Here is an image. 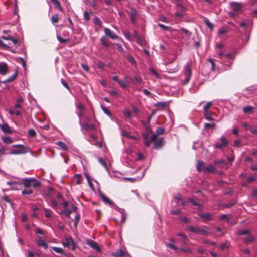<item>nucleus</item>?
Wrapping results in <instances>:
<instances>
[{
    "label": "nucleus",
    "instance_id": "obj_1",
    "mask_svg": "<svg viewBox=\"0 0 257 257\" xmlns=\"http://www.w3.org/2000/svg\"><path fill=\"white\" fill-rule=\"evenodd\" d=\"M165 130L163 127H158L155 132L152 134L150 139H149V135L147 133H143L142 137L144 139V143L146 147H149L151 142H154L158 135L164 133Z\"/></svg>",
    "mask_w": 257,
    "mask_h": 257
},
{
    "label": "nucleus",
    "instance_id": "obj_2",
    "mask_svg": "<svg viewBox=\"0 0 257 257\" xmlns=\"http://www.w3.org/2000/svg\"><path fill=\"white\" fill-rule=\"evenodd\" d=\"M12 147L13 148L9 152L11 155L24 154L30 151L29 147L22 144H14Z\"/></svg>",
    "mask_w": 257,
    "mask_h": 257
},
{
    "label": "nucleus",
    "instance_id": "obj_3",
    "mask_svg": "<svg viewBox=\"0 0 257 257\" xmlns=\"http://www.w3.org/2000/svg\"><path fill=\"white\" fill-rule=\"evenodd\" d=\"M187 230L191 232L198 234L201 235H205L210 233L209 229L205 226L201 227H196L191 226H188Z\"/></svg>",
    "mask_w": 257,
    "mask_h": 257
},
{
    "label": "nucleus",
    "instance_id": "obj_4",
    "mask_svg": "<svg viewBox=\"0 0 257 257\" xmlns=\"http://www.w3.org/2000/svg\"><path fill=\"white\" fill-rule=\"evenodd\" d=\"M21 182L26 188H28L31 187L36 188L40 184L39 181H37L35 178H24L22 180Z\"/></svg>",
    "mask_w": 257,
    "mask_h": 257
},
{
    "label": "nucleus",
    "instance_id": "obj_5",
    "mask_svg": "<svg viewBox=\"0 0 257 257\" xmlns=\"http://www.w3.org/2000/svg\"><path fill=\"white\" fill-rule=\"evenodd\" d=\"M184 73L185 75V78L183 81L182 84L183 85H185L187 84L189 81H190L191 74H192V71L191 69V64L190 63L188 62L185 66Z\"/></svg>",
    "mask_w": 257,
    "mask_h": 257
},
{
    "label": "nucleus",
    "instance_id": "obj_6",
    "mask_svg": "<svg viewBox=\"0 0 257 257\" xmlns=\"http://www.w3.org/2000/svg\"><path fill=\"white\" fill-rule=\"evenodd\" d=\"M6 184L10 186V190H19V187L21 186L22 183L21 181H7Z\"/></svg>",
    "mask_w": 257,
    "mask_h": 257
},
{
    "label": "nucleus",
    "instance_id": "obj_7",
    "mask_svg": "<svg viewBox=\"0 0 257 257\" xmlns=\"http://www.w3.org/2000/svg\"><path fill=\"white\" fill-rule=\"evenodd\" d=\"M64 247H67L72 246V249L74 250L76 247V244L74 242L71 237L66 238L65 241L62 243Z\"/></svg>",
    "mask_w": 257,
    "mask_h": 257
},
{
    "label": "nucleus",
    "instance_id": "obj_8",
    "mask_svg": "<svg viewBox=\"0 0 257 257\" xmlns=\"http://www.w3.org/2000/svg\"><path fill=\"white\" fill-rule=\"evenodd\" d=\"M104 31L105 35L112 39H118L119 38L118 36L109 28H105Z\"/></svg>",
    "mask_w": 257,
    "mask_h": 257
},
{
    "label": "nucleus",
    "instance_id": "obj_9",
    "mask_svg": "<svg viewBox=\"0 0 257 257\" xmlns=\"http://www.w3.org/2000/svg\"><path fill=\"white\" fill-rule=\"evenodd\" d=\"M86 243L90 247L95 249L97 252L101 251V248L98 246L97 243L92 240L87 239Z\"/></svg>",
    "mask_w": 257,
    "mask_h": 257
},
{
    "label": "nucleus",
    "instance_id": "obj_10",
    "mask_svg": "<svg viewBox=\"0 0 257 257\" xmlns=\"http://www.w3.org/2000/svg\"><path fill=\"white\" fill-rule=\"evenodd\" d=\"M9 71V67L5 62H0V75H5Z\"/></svg>",
    "mask_w": 257,
    "mask_h": 257
},
{
    "label": "nucleus",
    "instance_id": "obj_11",
    "mask_svg": "<svg viewBox=\"0 0 257 257\" xmlns=\"http://www.w3.org/2000/svg\"><path fill=\"white\" fill-rule=\"evenodd\" d=\"M165 141L163 138H160L158 140L155 141L153 144V147L155 149H158L162 148L164 144Z\"/></svg>",
    "mask_w": 257,
    "mask_h": 257
},
{
    "label": "nucleus",
    "instance_id": "obj_12",
    "mask_svg": "<svg viewBox=\"0 0 257 257\" xmlns=\"http://www.w3.org/2000/svg\"><path fill=\"white\" fill-rule=\"evenodd\" d=\"M81 127L86 131L96 130V125L90 123H84L81 125Z\"/></svg>",
    "mask_w": 257,
    "mask_h": 257
},
{
    "label": "nucleus",
    "instance_id": "obj_13",
    "mask_svg": "<svg viewBox=\"0 0 257 257\" xmlns=\"http://www.w3.org/2000/svg\"><path fill=\"white\" fill-rule=\"evenodd\" d=\"M230 6L231 8L235 11H241L242 8V4L239 2H231Z\"/></svg>",
    "mask_w": 257,
    "mask_h": 257
},
{
    "label": "nucleus",
    "instance_id": "obj_14",
    "mask_svg": "<svg viewBox=\"0 0 257 257\" xmlns=\"http://www.w3.org/2000/svg\"><path fill=\"white\" fill-rule=\"evenodd\" d=\"M221 143H216L214 145L215 147L222 148L223 147L226 146L228 144V141L226 140L224 136H221L220 138Z\"/></svg>",
    "mask_w": 257,
    "mask_h": 257
},
{
    "label": "nucleus",
    "instance_id": "obj_15",
    "mask_svg": "<svg viewBox=\"0 0 257 257\" xmlns=\"http://www.w3.org/2000/svg\"><path fill=\"white\" fill-rule=\"evenodd\" d=\"M36 243L38 246L40 247H43L45 249H47L48 248V245L47 243L45 241L40 239V237L37 238L36 240Z\"/></svg>",
    "mask_w": 257,
    "mask_h": 257
},
{
    "label": "nucleus",
    "instance_id": "obj_16",
    "mask_svg": "<svg viewBox=\"0 0 257 257\" xmlns=\"http://www.w3.org/2000/svg\"><path fill=\"white\" fill-rule=\"evenodd\" d=\"M0 128L1 130L7 133H11V130L9 126L7 124L3 123L0 125Z\"/></svg>",
    "mask_w": 257,
    "mask_h": 257
},
{
    "label": "nucleus",
    "instance_id": "obj_17",
    "mask_svg": "<svg viewBox=\"0 0 257 257\" xmlns=\"http://www.w3.org/2000/svg\"><path fill=\"white\" fill-rule=\"evenodd\" d=\"M72 210H68L67 209H65L63 213L65 214V215L67 217H68L69 216V215H70L71 213L72 212V211H76V209H77V207L76 206H75L73 204H72Z\"/></svg>",
    "mask_w": 257,
    "mask_h": 257
},
{
    "label": "nucleus",
    "instance_id": "obj_18",
    "mask_svg": "<svg viewBox=\"0 0 257 257\" xmlns=\"http://www.w3.org/2000/svg\"><path fill=\"white\" fill-rule=\"evenodd\" d=\"M111 255L114 257H124L125 253L122 250L119 249L116 252H113Z\"/></svg>",
    "mask_w": 257,
    "mask_h": 257
},
{
    "label": "nucleus",
    "instance_id": "obj_19",
    "mask_svg": "<svg viewBox=\"0 0 257 257\" xmlns=\"http://www.w3.org/2000/svg\"><path fill=\"white\" fill-rule=\"evenodd\" d=\"M2 140L3 143L10 144L13 142L12 138L9 136H3L2 137Z\"/></svg>",
    "mask_w": 257,
    "mask_h": 257
},
{
    "label": "nucleus",
    "instance_id": "obj_20",
    "mask_svg": "<svg viewBox=\"0 0 257 257\" xmlns=\"http://www.w3.org/2000/svg\"><path fill=\"white\" fill-rule=\"evenodd\" d=\"M234 54L233 53H227L225 54L224 55V57L223 59V61H229V60H232L234 58Z\"/></svg>",
    "mask_w": 257,
    "mask_h": 257
},
{
    "label": "nucleus",
    "instance_id": "obj_21",
    "mask_svg": "<svg viewBox=\"0 0 257 257\" xmlns=\"http://www.w3.org/2000/svg\"><path fill=\"white\" fill-rule=\"evenodd\" d=\"M199 216L203 219H204V220H209L211 218V214L209 213H206L204 214H199Z\"/></svg>",
    "mask_w": 257,
    "mask_h": 257
},
{
    "label": "nucleus",
    "instance_id": "obj_22",
    "mask_svg": "<svg viewBox=\"0 0 257 257\" xmlns=\"http://www.w3.org/2000/svg\"><path fill=\"white\" fill-rule=\"evenodd\" d=\"M254 110L253 107L250 106H246L243 108V111L244 113H251Z\"/></svg>",
    "mask_w": 257,
    "mask_h": 257
},
{
    "label": "nucleus",
    "instance_id": "obj_23",
    "mask_svg": "<svg viewBox=\"0 0 257 257\" xmlns=\"http://www.w3.org/2000/svg\"><path fill=\"white\" fill-rule=\"evenodd\" d=\"M51 2L53 3L54 6L59 9L60 11H62L63 9L60 5V3L58 0H51Z\"/></svg>",
    "mask_w": 257,
    "mask_h": 257
},
{
    "label": "nucleus",
    "instance_id": "obj_24",
    "mask_svg": "<svg viewBox=\"0 0 257 257\" xmlns=\"http://www.w3.org/2000/svg\"><path fill=\"white\" fill-rule=\"evenodd\" d=\"M204 171L206 172H214L215 168L212 165H209L207 166H205L203 168Z\"/></svg>",
    "mask_w": 257,
    "mask_h": 257
},
{
    "label": "nucleus",
    "instance_id": "obj_25",
    "mask_svg": "<svg viewBox=\"0 0 257 257\" xmlns=\"http://www.w3.org/2000/svg\"><path fill=\"white\" fill-rule=\"evenodd\" d=\"M136 12L135 10H132L130 15V20L133 23H135L136 21Z\"/></svg>",
    "mask_w": 257,
    "mask_h": 257
},
{
    "label": "nucleus",
    "instance_id": "obj_26",
    "mask_svg": "<svg viewBox=\"0 0 257 257\" xmlns=\"http://www.w3.org/2000/svg\"><path fill=\"white\" fill-rule=\"evenodd\" d=\"M56 144L63 150H67L68 149L67 145L62 141H58L56 143Z\"/></svg>",
    "mask_w": 257,
    "mask_h": 257
},
{
    "label": "nucleus",
    "instance_id": "obj_27",
    "mask_svg": "<svg viewBox=\"0 0 257 257\" xmlns=\"http://www.w3.org/2000/svg\"><path fill=\"white\" fill-rule=\"evenodd\" d=\"M9 113L11 115L15 114L16 116H21L22 115L21 112L19 110L15 111L13 109H10L9 110Z\"/></svg>",
    "mask_w": 257,
    "mask_h": 257
},
{
    "label": "nucleus",
    "instance_id": "obj_28",
    "mask_svg": "<svg viewBox=\"0 0 257 257\" xmlns=\"http://www.w3.org/2000/svg\"><path fill=\"white\" fill-rule=\"evenodd\" d=\"M204 115L205 119L207 120L210 121L213 120L211 116V113L209 111H204Z\"/></svg>",
    "mask_w": 257,
    "mask_h": 257
},
{
    "label": "nucleus",
    "instance_id": "obj_29",
    "mask_svg": "<svg viewBox=\"0 0 257 257\" xmlns=\"http://www.w3.org/2000/svg\"><path fill=\"white\" fill-rule=\"evenodd\" d=\"M167 106V104L165 102H158L154 104V106L156 107H160V108H165Z\"/></svg>",
    "mask_w": 257,
    "mask_h": 257
},
{
    "label": "nucleus",
    "instance_id": "obj_30",
    "mask_svg": "<svg viewBox=\"0 0 257 257\" xmlns=\"http://www.w3.org/2000/svg\"><path fill=\"white\" fill-rule=\"evenodd\" d=\"M100 196H101L102 199L103 200V201L104 202L108 203L111 205H112V204H113L112 202L109 198H108L107 197H106L104 195L101 194Z\"/></svg>",
    "mask_w": 257,
    "mask_h": 257
},
{
    "label": "nucleus",
    "instance_id": "obj_31",
    "mask_svg": "<svg viewBox=\"0 0 257 257\" xmlns=\"http://www.w3.org/2000/svg\"><path fill=\"white\" fill-rule=\"evenodd\" d=\"M18 74V72L17 71H16L12 76H11L10 77L8 78L7 80H6L5 81V82H11V81H13L17 77Z\"/></svg>",
    "mask_w": 257,
    "mask_h": 257
},
{
    "label": "nucleus",
    "instance_id": "obj_32",
    "mask_svg": "<svg viewBox=\"0 0 257 257\" xmlns=\"http://www.w3.org/2000/svg\"><path fill=\"white\" fill-rule=\"evenodd\" d=\"M131 80H132V82L135 84H140L142 82L141 78L139 77H137V76L133 78H131Z\"/></svg>",
    "mask_w": 257,
    "mask_h": 257
},
{
    "label": "nucleus",
    "instance_id": "obj_33",
    "mask_svg": "<svg viewBox=\"0 0 257 257\" xmlns=\"http://www.w3.org/2000/svg\"><path fill=\"white\" fill-rule=\"evenodd\" d=\"M250 233V230L249 229H244L242 230H240L237 232V234L239 235H249Z\"/></svg>",
    "mask_w": 257,
    "mask_h": 257
},
{
    "label": "nucleus",
    "instance_id": "obj_34",
    "mask_svg": "<svg viewBox=\"0 0 257 257\" xmlns=\"http://www.w3.org/2000/svg\"><path fill=\"white\" fill-rule=\"evenodd\" d=\"M51 21L53 24L57 23L59 21L58 15L56 14L52 15L51 17Z\"/></svg>",
    "mask_w": 257,
    "mask_h": 257
},
{
    "label": "nucleus",
    "instance_id": "obj_35",
    "mask_svg": "<svg viewBox=\"0 0 257 257\" xmlns=\"http://www.w3.org/2000/svg\"><path fill=\"white\" fill-rule=\"evenodd\" d=\"M100 42H101V43L105 46H109V43H108V41L107 40L106 38H105V37L104 36H103L101 39H100Z\"/></svg>",
    "mask_w": 257,
    "mask_h": 257
},
{
    "label": "nucleus",
    "instance_id": "obj_36",
    "mask_svg": "<svg viewBox=\"0 0 257 257\" xmlns=\"http://www.w3.org/2000/svg\"><path fill=\"white\" fill-rule=\"evenodd\" d=\"M189 201L192 203V204L194 206H196L199 207V209H200L202 207V205L198 203V202H196L192 198H189Z\"/></svg>",
    "mask_w": 257,
    "mask_h": 257
},
{
    "label": "nucleus",
    "instance_id": "obj_37",
    "mask_svg": "<svg viewBox=\"0 0 257 257\" xmlns=\"http://www.w3.org/2000/svg\"><path fill=\"white\" fill-rule=\"evenodd\" d=\"M52 249L56 252L61 254H64V250L62 248L57 247H52Z\"/></svg>",
    "mask_w": 257,
    "mask_h": 257
},
{
    "label": "nucleus",
    "instance_id": "obj_38",
    "mask_svg": "<svg viewBox=\"0 0 257 257\" xmlns=\"http://www.w3.org/2000/svg\"><path fill=\"white\" fill-rule=\"evenodd\" d=\"M33 191L32 190L30 189H24L22 192V195H30L31 194L33 193Z\"/></svg>",
    "mask_w": 257,
    "mask_h": 257
},
{
    "label": "nucleus",
    "instance_id": "obj_39",
    "mask_svg": "<svg viewBox=\"0 0 257 257\" xmlns=\"http://www.w3.org/2000/svg\"><path fill=\"white\" fill-rule=\"evenodd\" d=\"M81 175L79 174H77L75 175L74 178L76 179V183L77 184H80L81 183Z\"/></svg>",
    "mask_w": 257,
    "mask_h": 257
},
{
    "label": "nucleus",
    "instance_id": "obj_40",
    "mask_svg": "<svg viewBox=\"0 0 257 257\" xmlns=\"http://www.w3.org/2000/svg\"><path fill=\"white\" fill-rule=\"evenodd\" d=\"M98 160L99 163L105 168V169L108 170L107 164L104 160L101 158H98Z\"/></svg>",
    "mask_w": 257,
    "mask_h": 257
},
{
    "label": "nucleus",
    "instance_id": "obj_41",
    "mask_svg": "<svg viewBox=\"0 0 257 257\" xmlns=\"http://www.w3.org/2000/svg\"><path fill=\"white\" fill-rule=\"evenodd\" d=\"M118 83L120 86L123 89H125L127 87V84L125 81L123 80L118 81Z\"/></svg>",
    "mask_w": 257,
    "mask_h": 257
},
{
    "label": "nucleus",
    "instance_id": "obj_42",
    "mask_svg": "<svg viewBox=\"0 0 257 257\" xmlns=\"http://www.w3.org/2000/svg\"><path fill=\"white\" fill-rule=\"evenodd\" d=\"M205 23L206 25L210 29L212 30L213 28V25L207 19H205Z\"/></svg>",
    "mask_w": 257,
    "mask_h": 257
},
{
    "label": "nucleus",
    "instance_id": "obj_43",
    "mask_svg": "<svg viewBox=\"0 0 257 257\" xmlns=\"http://www.w3.org/2000/svg\"><path fill=\"white\" fill-rule=\"evenodd\" d=\"M28 135L30 137H34L36 136V132L34 129H30L28 131Z\"/></svg>",
    "mask_w": 257,
    "mask_h": 257
},
{
    "label": "nucleus",
    "instance_id": "obj_44",
    "mask_svg": "<svg viewBox=\"0 0 257 257\" xmlns=\"http://www.w3.org/2000/svg\"><path fill=\"white\" fill-rule=\"evenodd\" d=\"M150 72L155 76V77L158 79L160 78V75L159 74L155 71L153 68H151L149 69Z\"/></svg>",
    "mask_w": 257,
    "mask_h": 257
},
{
    "label": "nucleus",
    "instance_id": "obj_45",
    "mask_svg": "<svg viewBox=\"0 0 257 257\" xmlns=\"http://www.w3.org/2000/svg\"><path fill=\"white\" fill-rule=\"evenodd\" d=\"M101 108L103 111V112L107 115L110 116H111V113L109 110L106 109L103 105H101Z\"/></svg>",
    "mask_w": 257,
    "mask_h": 257
},
{
    "label": "nucleus",
    "instance_id": "obj_46",
    "mask_svg": "<svg viewBox=\"0 0 257 257\" xmlns=\"http://www.w3.org/2000/svg\"><path fill=\"white\" fill-rule=\"evenodd\" d=\"M180 30L184 33L185 35H186L188 37H190V35L191 34V33L188 31L187 30L184 29V28H181Z\"/></svg>",
    "mask_w": 257,
    "mask_h": 257
},
{
    "label": "nucleus",
    "instance_id": "obj_47",
    "mask_svg": "<svg viewBox=\"0 0 257 257\" xmlns=\"http://www.w3.org/2000/svg\"><path fill=\"white\" fill-rule=\"evenodd\" d=\"M58 40L61 43H66L68 41V39H64L59 35H57Z\"/></svg>",
    "mask_w": 257,
    "mask_h": 257
},
{
    "label": "nucleus",
    "instance_id": "obj_48",
    "mask_svg": "<svg viewBox=\"0 0 257 257\" xmlns=\"http://www.w3.org/2000/svg\"><path fill=\"white\" fill-rule=\"evenodd\" d=\"M203 164V162L202 161H198L197 164L196 165V169L197 171H200L201 170V166Z\"/></svg>",
    "mask_w": 257,
    "mask_h": 257
},
{
    "label": "nucleus",
    "instance_id": "obj_49",
    "mask_svg": "<svg viewBox=\"0 0 257 257\" xmlns=\"http://www.w3.org/2000/svg\"><path fill=\"white\" fill-rule=\"evenodd\" d=\"M94 21V23L96 25L99 26V27L102 26V22L98 18H95Z\"/></svg>",
    "mask_w": 257,
    "mask_h": 257
},
{
    "label": "nucleus",
    "instance_id": "obj_50",
    "mask_svg": "<svg viewBox=\"0 0 257 257\" xmlns=\"http://www.w3.org/2000/svg\"><path fill=\"white\" fill-rule=\"evenodd\" d=\"M212 103L211 102H208L203 107L204 111H208L209 108L210 107Z\"/></svg>",
    "mask_w": 257,
    "mask_h": 257
},
{
    "label": "nucleus",
    "instance_id": "obj_51",
    "mask_svg": "<svg viewBox=\"0 0 257 257\" xmlns=\"http://www.w3.org/2000/svg\"><path fill=\"white\" fill-rule=\"evenodd\" d=\"M253 240V237L251 235H248V236L245 238V242L246 243L251 242Z\"/></svg>",
    "mask_w": 257,
    "mask_h": 257
},
{
    "label": "nucleus",
    "instance_id": "obj_52",
    "mask_svg": "<svg viewBox=\"0 0 257 257\" xmlns=\"http://www.w3.org/2000/svg\"><path fill=\"white\" fill-rule=\"evenodd\" d=\"M166 246L170 248L171 249L174 250H178V248L175 246L174 245L171 244V243H167Z\"/></svg>",
    "mask_w": 257,
    "mask_h": 257
},
{
    "label": "nucleus",
    "instance_id": "obj_53",
    "mask_svg": "<svg viewBox=\"0 0 257 257\" xmlns=\"http://www.w3.org/2000/svg\"><path fill=\"white\" fill-rule=\"evenodd\" d=\"M124 114L127 117H131V113L130 111L128 109H126L123 111Z\"/></svg>",
    "mask_w": 257,
    "mask_h": 257
},
{
    "label": "nucleus",
    "instance_id": "obj_54",
    "mask_svg": "<svg viewBox=\"0 0 257 257\" xmlns=\"http://www.w3.org/2000/svg\"><path fill=\"white\" fill-rule=\"evenodd\" d=\"M83 15H84V18L85 20L86 21H88L90 19V16H89V12H87V11H85L84 12V14H83Z\"/></svg>",
    "mask_w": 257,
    "mask_h": 257
},
{
    "label": "nucleus",
    "instance_id": "obj_55",
    "mask_svg": "<svg viewBox=\"0 0 257 257\" xmlns=\"http://www.w3.org/2000/svg\"><path fill=\"white\" fill-rule=\"evenodd\" d=\"M91 138L89 140V141L91 142V144H95L94 143H93L92 142L95 141L96 140V136L93 134L91 135L90 136Z\"/></svg>",
    "mask_w": 257,
    "mask_h": 257
},
{
    "label": "nucleus",
    "instance_id": "obj_56",
    "mask_svg": "<svg viewBox=\"0 0 257 257\" xmlns=\"http://www.w3.org/2000/svg\"><path fill=\"white\" fill-rule=\"evenodd\" d=\"M44 210L45 211V216L47 218H49L51 216V212L50 210L48 209H45Z\"/></svg>",
    "mask_w": 257,
    "mask_h": 257
},
{
    "label": "nucleus",
    "instance_id": "obj_57",
    "mask_svg": "<svg viewBox=\"0 0 257 257\" xmlns=\"http://www.w3.org/2000/svg\"><path fill=\"white\" fill-rule=\"evenodd\" d=\"M61 82L62 84L68 90H70V87L68 86V85L67 84V83L64 81V79H62L61 80Z\"/></svg>",
    "mask_w": 257,
    "mask_h": 257
},
{
    "label": "nucleus",
    "instance_id": "obj_58",
    "mask_svg": "<svg viewBox=\"0 0 257 257\" xmlns=\"http://www.w3.org/2000/svg\"><path fill=\"white\" fill-rule=\"evenodd\" d=\"M6 149L5 147H2L0 148V156L4 155L6 154Z\"/></svg>",
    "mask_w": 257,
    "mask_h": 257
},
{
    "label": "nucleus",
    "instance_id": "obj_59",
    "mask_svg": "<svg viewBox=\"0 0 257 257\" xmlns=\"http://www.w3.org/2000/svg\"><path fill=\"white\" fill-rule=\"evenodd\" d=\"M158 25L160 28H161L162 29L165 30H169L170 29V27L166 26L163 24H160V23H159Z\"/></svg>",
    "mask_w": 257,
    "mask_h": 257
},
{
    "label": "nucleus",
    "instance_id": "obj_60",
    "mask_svg": "<svg viewBox=\"0 0 257 257\" xmlns=\"http://www.w3.org/2000/svg\"><path fill=\"white\" fill-rule=\"evenodd\" d=\"M256 180V178L254 176H250L247 178V181L248 183H250L252 181H255Z\"/></svg>",
    "mask_w": 257,
    "mask_h": 257
},
{
    "label": "nucleus",
    "instance_id": "obj_61",
    "mask_svg": "<svg viewBox=\"0 0 257 257\" xmlns=\"http://www.w3.org/2000/svg\"><path fill=\"white\" fill-rule=\"evenodd\" d=\"M250 131L252 133H257V126H252L250 127Z\"/></svg>",
    "mask_w": 257,
    "mask_h": 257
},
{
    "label": "nucleus",
    "instance_id": "obj_62",
    "mask_svg": "<svg viewBox=\"0 0 257 257\" xmlns=\"http://www.w3.org/2000/svg\"><path fill=\"white\" fill-rule=\"evenodd\" d=\"M97 65L99 69H103L104 68V64L101 61H99Z\"/></svg>",
    "mask_w": 257,
    "mask_h": 257
},
{
    "label": "nucleus",
    "instance_id": "obj_63",
    "mask_svg": "<svg viewBox=\"0 0 257 257\" xmlns=\"http://www.w3.org/2000/svg\"><path fill=\"white\" fill-rule=\"evenodd\" d=\"M208 61L211 63V69L212 70H214V67H215V63H214V59L210 58L208 59Z\"/></svg>",
    "mask_w": 257,
    "mask_h": 257
},
{
    "label": "nucleus",
    "instance_id": "obj_64",
    "mask_svg": "<svg viewBox=\"0 0 257 257\" xmlns=\"http://www.w3.org/2000/svg\"><path fill=\"white\" fill-rule=\"evenodd\" d=\"M76 107L79 110H82L84 109V106L81 103H78L76 105Z\"/></svg>",
    "mask_w": 257,
    "mask_h": 257
}]
</instances>
